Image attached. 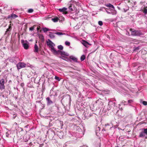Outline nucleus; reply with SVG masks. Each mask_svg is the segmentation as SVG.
Masks as SVG:
<instances>
[{"label": "nucleus", "instance_id": "nucleus-1", "mask_svg": "<svg viewBox=\"0 0 147 147\" xmlns=\"http://www.w3.org/2000/svg\"><path fill=\"white\" fill-rule=\"evenodd\" d=\"M50 48V49L52 52L55 55H57L59 54H61L62 56L63 55H65L66 56H68L69 54L68 53H66L63 51H61L59 50H56L54 47H49Z\"/></svg>", "mask_w": 147, "mask_h": 147}, {"label": "nucleus", "instance_id": "nucleus-2", "mask_svg": "<svg viewBox=\"0 0 147 147\" xmlns=\"http://www.w3.org/2000/svg\"><path fill=\"white\" fill-rule=\"evenodd\" d=\"M139 137L147 139V128H142L139 133Z\"/></svg>", "mask_w": 147, "mask_h": 147}, {"label": "nucleus", "instance_id": "nucleus-3", "mask_svg": "<svg viewBox=\"0 0 147 147\" xmlns=\"http://www.w3.org/2000/svg\"><path fill=\"white\" fill-rule=\"evenodd\" d=\"M129 30L131 32V35L134 36H140L143 34L141 31L138 30H135L131 28Z\"/></svg>", "mask_w": 147, "mask_h": 147}, {"label": "nucleus", "instance_id": "nucleus-4", "mask_svg": "<svg viewBox=\"0 0 147 147\" xmlns=\"http://www.w3.org/2000/svg\"><path fill=\"white\" fill-rule=\"evenodd\" d=\"M5 80L3 78H0V90H2L5 89Z\"/></svg>", "mask_w": 147, "mask_h": 147}, {"label": "nucleus", "instance_id": "nucleus-5", "mask_svg": "<svg viewBox=\"0 0 147 147\" xmlns=\"http://www.w3.org/2000/svg\"><path fill=\"white\" fill-rule=\"evenodd\" d=\"M26 65L24 63L20 62L18 63L17 65V67L18 69L26 67Z\"/></svg>", "mask_w": 147, "mask_h": 147}, {"label": "nucleus", "instance_id": "nucleus-6", "mask_svg": "<svg viewBox=\"0 0 147 147\" xmlns=\"http://www.w3.org/2000/svg\"><path fill=\"white\" fill-rule=\"evenodd\" d=\"M81 43L84 46H86L87 45H91L92 44L89 43L85 40H82L81 41Z\"/></svg>", "mask_w": 147, "mask_h": 147}, {"label": "nucleus", "instance_id": "nucleus-7", "mask_svg": "<svg viewBox=\"0 0 147 147\" xmlns=\"http://www.w3.org/2000/svg\"><path fill=\"white\" fill-rule=\"evenodd\" d=\"M46 100L47 102V104L48 105H50L53 103V102L51 100L50 97H47L46 98Z\"/></svg>", "mask_w": 147, "mask_h": 147}, {"label": "nucleus", "instance_id": "nucleus-8", "mask_svg": "<svg viewBox=\"0 0 147 147\" xmlns=\"http://www.w3.org/2000/svg\"><path fill=\"white\" fill-rule=\"evenodd\" d=\"M47 44L48 46H54L55 44L49 39L47 41Z\"/></svg>", "mask_w": 147, "mask_h": 147}, {"label": "nucleus", "instance_id": "nucleus-9", "mask_svg": "<svg viewBox=\"0 0 147 147\" xmlns=\"http://www.w3.org/2000/svg\"><path fill=\"white\" fill-rule=\"evenodd\" d=\"M67 8L65 7H63L62 9H59V10L60 12H62L65 14H66L67 13V12L66 11Z\"/></svg>", "mask_w": 147, "mask_h": 147}, {"label": "nucleus", "instance_id": "nucleus-10", "mask_svg": "<svg viewBox=\"0 0 147 147\" xmlns=\"http://www.w3.org/2000/svg\"><path fill=\"white\" fill-rule=\"evenodd\" d=\"M21 43L23 46H29V44L28 42L27 41H24V40H22Z\"/></svg>", "mask_w": 147, "mask_h": 147}, {"label": "nucleus", "instance_id": "nucleus-11", "mask_svg": "<svg viewBox=\"0 0 147 147\" xmlns=\"http://www.w3.org/2000/svg\"><path fill=\"white\" fill-rule=\"evenodd\" d=\"M69 58L70 59L74 61L77 62V61L78 59L73 56H71Z\"/></svg>", "mask_w": 147, "mask_h": 147}, {"label": "nucleus", "instance_id": "nucleus-12", "mask_svg": "<svg viewBox=\"0 0 147 147\" xmlns=\"http://www.w3.org/2000/svg\"><path fill=\"white\" fill-rule=\"evenodd\" d=\"M49 36L51 38H53L55 37V32L52 33L51 32H49Z\"/></svg>", "mask_w": 147, "mask_h": 147}, {"label": "nucleus", "instance_id": "nucleus-13", "mask_svg": "<svg viewBox=\"0 0 147 147\" xmlns=\"http://www.w3.org/2000/svg\"><path fill=\"white\" fill-rule=\"evenodd\" d=\"M106 7H109L111 8L112 9H114V6L110 3H109L106 5Z\"/></svg>", "mask_w": 147, "mask_h": 147}, {"label": "nucleus", "instance_id": "nucleus-14", "mask_svg": "<svg viewBox=\"0 0 147 147\" xmlns=\"http://www.w3.org/2000/svg\"><path fill=\"white\" fill-rule=\"evenodd\" d=\"M11 18L15 19L18 17V16L12 13L11 15Z\"/></svg>", "mask_w": 147, "mask_h": 147}, {"label": "nucleus", "instance_id": "nucleus-15", "mask_svg": "<svg viewBox=\"0 0 147 147\" xmlns=\"http://www.w3.org/2000/svg\"><path fill=\"white\" fill-rule=\"evenodd\" d=\"M11 30L10 29H9V28H8L7 30L5 32V34H7L8 35H9V33L10 31Z\"/></svg>", "mask_w": 147, "mask_h": 147}, {"label": "nucleus", "instance_id": "nucleus-16", "mask_svg": "<svg viewBox=\"0 0 147 147\" xmlns=\"http://www.w3.org/2000/svg\"><path fill=\"white\" fill-rule=\"evenodd\" d=\"M88 111H87V110H86V111H85L83 115H84L85 116V117H87L88 116Z\"/></svg>", "mask_w": 147, "mask_h": 147}, {"label": "nucleus", "instance_id": "nucleus-17", "mask_svg": "<svg viewBox=\"0 0 147 147\" xmlns=\"http://www.w3.org/2000/svg\"><path fill=\"white\" fill-rule=\"evenodd\" d=\"M76 129L79 132H82V129L80 128L79 126H77L76 127Z\"/></svg>", "mask_w": 147, "mask_h": 147}, {"label": "nucleus", "instance_id": "nucleus-18", "mask_svg": "<svg viewBox=\"0 0 147 147\" xmlns=\"http://www.w3.org/2000/svg\"><path fill=\"white\" fill-rule=\"evenodd\" d=\"M58 18L57 17L55 18H52V20L54 22H56L58 21Z\"/></svg>", "mask_w": 147, "mask_h": 147}, {"label": "nucleus", "instance_id": "nucleus-19", "mask_svg": "<svg viewBox=\"0 0 147 147\" xmlns=\"http://www.w3.org/2000/svg\"><path fill=\"white\" fill-rule=\"evenodd\" d=\"M42 30L44 32H46L47 31H49V29L48 28H42Z\"/></svg>", "mask_w": 147, "mask_h": 147}, {"label": "nucleus", "instance_id": "nucleus-20", "mask_svg": "<svg viewBox=\"0 0 147 147\" xmlns=\"http://www.w3.org/2000/svg\"><path fill=\"white\" fill-rule=\"evenodd\" d=\"M38 47H34V51L35 52H38Z\"/></svg>", "mask_w": 147, "mask_h": 147}, {"label": "nucleus", "instance_id": "nucleus-21", "mask_svg": "<svg viewBox=\"0 0 147 147\" xmlns=\"http://www.w3.org/2000/svg\"><path fill=\"white\" fill-rule=\"evenodd\" d=\"M85 58V57L84 55H82L80 58V59L82 61H84Z\"/></svg>", "mask_w": 147, "mask_h": 147}, {"label": "nucleus", "instance_id": "nucleus-22", "mask_svg": "<svg viewBox=\"0 0 147 147\" xmlns=\"http://www.w3.org/2000/svg\"><path fill=\"white\" fill-rule=\"evenodd\" d=\"M55 34H56L58 35H61L63 34V33L61 32H55Z\"/></svg>", "mask_w": 147, "mask_h": 147}, {"label": "nucleus", "instance_id": "nucleus-23", "mask_svg": "<svg viewBox=\"0 0 147 147\" xmlns=\"http://www.w3.org/2000/svg\"><path fill=\"white\" fill-rule=\"evenodd\" d=\"M10 134V132L9 131H7L6 133V136L7 137H9Z\"/></svg>", "mask_w": 147, "mask_h": 147}, {"label": "nucleus", "instance_id": "nucleus-24", "mask_svg": "<svg viewBox=\"0 0 147 147\" xmlns=\"http://www.w3.org/2000/svg\"><path fill=\"white\" fill-rule=\"evenodd\" d=\"M34 11V10L33 9H28V12L29 13H31L32 12Z\"/></svg>", "mask_w": 147, "mask_h": 147}, {"label": "nucleus", "instance_id": "nucleus-25", "mask_svg": "<svg viewBox=\"0 0 147 147\" xmlns=\"http://www.w3.org/2000/svg\"><path fill=\"white\" fill-rule=\"evenodd\" d=\"M55 80H57L58 81H60V79L58 76H55Z\"/></svg>", "mask_w": 147, "mask_h": 147}, {"label": "nucleus", "instance_id": "nucleus-26", "mask_svg": "<svg viewBox=\"0 0 147 147\" xmlns=\"http://www.w3.org/2000/svg\"><path fill=\"white\" fill-rule=\"evenodd\" d=\"M98 24L99 25L101 26L103 25L102 22V21H99L98 22Z\"/></svg>", "mask_w": 147, "mask_h": 147}, {"label": "nucleus", "instance_id": "nucleus-27", "mask_svg": "<svg viewBox=\"0 0 147 147\" xmlns=\"http://www.w3.org/2000/svg\"><path fill=\"white\" fill-rule=\"evenodd\" d=\"M35 26H33L30 27L29 28L30 30L31 31L33 30L34 29Z\"/></svg>", "mask_w": 147, "mask_h": 147}, {"label": "nucleus", "instance_id": "nucleus-28", "mask_svg": "<svg viewBox=\"0 0 147 147\" xmlns=\"http://www.w3.org/2000/svg\"><path fill=\"white\" fill-rule=\"evenodd\" d=\"M65 44L66 45L69 46L70 45V43L67 41L65 42Z\"/></svg>", "mask_w": 147, "mask_h": 147}, {"label": "nucleus", "instance_id": "nucleus-29", "mask_svg": "<svg viewBox=\"0 0 147 147\" xmlns=\"http://www.w3.org/2000/svg\"><path fill=\"white\" fill-rule=\"evenodd\" d=\"M122 103L124 105H127V102H126L125 101H123L122 102Z\"/></svg>", "mask_w": 147, "mask_h": 147}, {"label": "nucleus", "instance_id": "nucleus-30", "mask_svg": "<svg viewBox=\"0 0 147 147\" xmlns=\"http://www.w3.org/2000/svg\"><path fill=\"white\" fill-rule=\"evenodd\" d=\"M69 10H70L71 11H73V9L72 8V6L71 5H70L69 6Z\"/></svg>", "mask_w": 147, "mask_h": 147}, {"label": "nucleus", "instance_id": "nucleus-31", "mask_svg": "<svg viewBox=\"0 0 147 147\" xmlns=\"http://www.w3.org/2000/svg\"><path fill=\"white\" fill-rule=\"evenodd\" d=\"M133 102L132 100H129L128 101L127 104L131 103Z\"/></svg>", "mask_w": 147, "mask_h": 147}, {"label": "nucleus", "instance_id": "nucleus-32", "mask_svg": "<svg viewBox=\"0 0 147 147\" xmlns=\"http://www.w3.org/2000/svg\"><path fill=\"white\" fill-rule=\"evenodd\" d=\"M143 104L144 105H147V102L145 101H143L142 102Z\"/></svg>", "mask_w": 147, "mask_h": 147}, {"label": "nucleus", "instance_id": "nucleus-33", "mask_svg": "<svg viewBox=\"0 0 147 147\" xmlns=\"http://www.w3.org/2000/svg\"><path fill=\"white\" fill-rule=\"evenodd\" d=\"M58 48L59 49L62 50L63 49V47H58Z\"/></svg>", "mask_w": 147, "mask_h": 147}, {"label": "nucleus", "instance_id": "nucleus-34", "mask_svg": "<svg viewBox=\"0 0 147 147\" xmlns=\"http://www.w3.org/2000/svg\"><path fill=\"white\" fill-rule=\"evenodd\" d=\"M143 12L145 14L147 13V9H144L143 10Z\"/></svg>", "mask_w": 147, "mask_h": 147}, {"label": "nucleus", "instance_id": "nucleus-35", "mask_svg": "<svg viewBox=\"0 0 147 147\" xmlns=\"http://www.w3.org/2000/svg\"><path fill=\"white\" fill-rule=\"evenodd\" d=\"M87 49L86 48V47L84 49V50H83V51H84V52L85 53H86V52H87Z\"/></svg>", "mask_w": 147, "mask_h": 147}, {"label": "nucleus", "instance_id": "nucleus-36", "mask_svg": "<svg viewBox=\"0 0 147 147\" xmlns=\"http://www.w3.org/2000/svg\"><path fill=\"white\" fill-rule=\"evenodd\" d=\"M139 47H136L134 50V51H137L138 50H139Z\"/></svg>", "mask_w": 147, "mask_h": 147}, {"label": "nucleus", "instance_id": "nucleus-37", "mask_svg": "<svg viewBox=\"0 0 147 147\" xmlns=\"http://www.w3.org/2000/svg\"><path fill=\"white\" fill-rule=\"evenodd\" d=\"M9 28V29H10V30H11V29H12V27H11V24H10L9 26V27H8V28Z\"/></svg>", "mask_w": 147, "mask_h": 147}, {"label": "nucleus", "instance_id": "nucleus-38", "mask_svg": "<svg viewBox=\"0 0 147 147\" xmlns=\"http://www.w3.org/2000/svg\"><path fill=\"white\" fill-rule=\"evenodd\" d=\"M24 49H28L29 47H24Z\"/></svg>", "mask_w": 147, "mask_h": 147}, {"label": "nucleus", "instance_id": "nucleus-39", "mask_svg": "<svg viewBox=\"0 0 147 147\" xmlns=\"http://www.w3.org/2000/svg\"><path fill=\"white\" fill-rule=\"evenodd\" d=\"M7 18H11V15H9Z\"/></svg>", "mask_w": 147, "mask_h": 147}, {"label": "nucleus", "instance_id": "nucleus-40", "mask_svg": "<svg viewBox=\"0 0 147 147\" xmlns=\"http://www.w3.org/2000/svg\"><path fill=\"white\" fill-rule=\"evenodd\" d=\"M43 144H40L39 145V147H42Z\"/></svg>", "mask_w": 147, "mask_h": 147}, {"label": "nucleus", "instance_id": "nucleus-41", "mask_svg": "<svg viewBox=\"0 0 147 147\" xmlns=\"http://www.w3.org/2000/svg\"><path fill=\"white\" fill-rule=\"evenodd\" d=\"M110 105H108V107H110ZM108 110H110V108H108Z\"/></svg>", "mask_w": 147, "mask_h": 147}, {"label": "nucleus", "instance_id": "nucleus-42", "mask_svg": "<svg viewBox=\"0 0 147 147\" xmlns=\"http://www.w3.org/2000/svg\"><path fill=\"white\" fill-rule=\"evenodd\" d=\"M39 29H40L39 27H37V29L38 31V30H39Z\"/></svg>", "mask_w": 147, "mask_h": 147}, {"label": "nucleus", "instance_id": "nucleus-43", "mask_svg": "<svg viewBox=\"0 0 147 147\" xmlns=\"http://www.w3.org/2000/svg\"><path fill=\"white\" fill-rule=\"evenodd\" d=\"M1 130L0 129V135H1Z\"/></svg>", "mask_w": 147, "mask_h": 147}, {"label": "nucleus", "instance_id": "nucleus-44", "mask_svg": "<svg viewBox=\"0 0 147 147\" xmlns=\"http://www.w3.org/2000/svg\"><path fill=\"white\" fill-rule=\"evenodd\" d=\"M84 145H83L81 146H80V147H84Z\"/></svg>", "mask_w": 147, "mask_h": 147}, {"label": "nucleus", "instance_id": "nucleus-45", "mask_svg": "<svg viewBox=\"0 0 147 147\" xmlns=\"http://www.w3.org/2000/svg\"><path fill=\"white\" fill-rule=\"evenodd\" d=\"M98 128L99 129V130H100V129L99 127H98Z\"/></svg>", "mask_w": 147, "mask_h": 147}, {"label": "nucleus", "instance_id": "nucleus-46", "mask_svg": "<svg viewBox=\"0 0 147 147\" xmlns=\"http://www.w3.org/2000/svg\"><path fill=\"white\" fill-rule=\"evenodd\" d=\"M3 49H5V47H3Z\"/></svg>", "mask_w": 147, "mask_h": 147}, {"label": "nucleus", "instance_id": "nucleus-47", "mask_svg": "<svg viewBox=\"0 0 147 147\" xmlns=\"http://www.w3.org/2000/svg\"><path fill=\"white\" fill-rule=\"evenodd\" d=\"M34 46H37V45L36 44H35Z\"/></svg>", "mask_w": 147, "mask_h": 147}, {"label": "nucleus", "instance_id": "nucleus-48", "mask_svg": "<svg viewBox=\"0 0 147 147\" xmlns=\"http://www.w3.org/2000/svg\"><path fill=\"white\" fill-rule=\"evenodd\" d=\"M95 50H94V51H92V52H94V51H95Z\"/></svg>", "mask_w": 147, "mask_h": 147}, {"label": "nucleus", "instance_id": "nucleus-49", "mask_svg": "<svg viewBox=\"0 0 147 147\" xmlns=\"http://www.w3.org/2000/svg\"><path fill=\"white\" fill-rule=\"evenodd\" d=\"M1 140V138H0V141Z\"/></svg>", "mask_w": 147, "mask_h": 147}, {"label": "nucleus", "instance_id": "nucleus-50", "mask_svg": "<svg viewBox=\"0 0 147 147\" xmlns=\"http://www.w3.org/2000/svg\"><path fill=\"white\" fill-rule=\"evenodd\" d=\"M59 46H62L61 45H59Z\"/></svg>", "mask_w": 147, "mask_h": 147}, {"label": "nucleus", "instance_id": "nucleus-51", "mask_svg": "<svg viewBox=\"0 0 147 147\" xmlns=\"http://www.w3.org/2000/svg\"><path fill=\"white\" fill-rule=\"evenodd\" d=\"M86 147H87V146H86Z\"/></svg>", "mask_w": 147, "mask_h": 147}]
</instances>
